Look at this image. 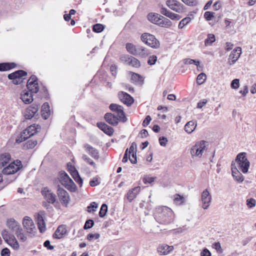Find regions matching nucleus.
Returning a JSON list of instances; mask_svg holds the SVG:
<instances>
[{
  "label": "nucleus",
  "mask_w": 256,
  "mask_h": 256,
  "mask_svg": "<svg viewBox=\"0 0 256 256\" xmlns=\"http://www.w3.org/2000/svg\"><path fill=\"white\" fill-rule=\"evenodd\" d=\"M184 62L185 64H194L195 65L198 66L200 62L198 60L190 59V58H186L184 60Z\"/></svg>",
  "instance_id": "nucleus-52"
},
{
  "label": "nucleus",
  "mask_w": 256,
  "mask_h": 256,
  "mask_svg": "<svg viewBox=\"0 0 256 256\" xmlns=\"http://www.w3.org/2000/svg\"><path fill=\"white\" fill-rule=\"evenodd\" d=\"M128 65L135 68H138L140 66V62L137 58L131 56Z\"/></svg>",
  "instance_id": "nucleus-43"
},
{
  "label": "nucleus",
  "mask_w": 256,
  "mask_h": 256,
  "mask_svg": "<svg viewBox=\"0 0 256 256\" xmlns=\"http://www.w3.org/2000/svg\"><path fill=\"white\" fill-rule=\"evenodd\" d=\"M214 16V12H206L204 14V17L206 20H210Z\"/></svg>",
  "instance_id": "nucleus-58"
},
{
  "label": "nucleus",
  "mask_w": 256,
  "mask_h": 256,
  "mask_svg": "<svg viewBox=\"0 0 256 256\" xmlns=\"http://www.w3.org/2000/svg\"><path fill=\"white\" fill-rule=\"evenodd\" d=\"M212 198L208 189L204 190L201 194L202 207L204 210H206L210 206Z\"/></svg>",
  "instance_id": "nucleus-15"
},
{
  "label": "nucleus",
  "mask_w": 256,
  "mask_h": 256,
  "mask_svg": "<svg viewBox=\"0 0 256 256\" xmlns=\"http://www.w3.org/2000/svg\"><path fill=\"white\" fill-rule=\"evenodd\" d=\"M22 167V162L19 160L10 162L8 165L5 166L2 172L4 174H12L16 173Z\"/></svg>",
  "instance_id": "nucleus-8"
},
{
  "label": "nucleus",
  "mask_w": 256,
  "mask_h": 256,
  "mask_svg": "<svg viewBox=\"0 0 256 256\" xmlns=\"http://www.w3.org/2000/svg\"><path fill=\"white\" fill-rule=\"evenodd\" d=\"M94 224V222L92 220H88L86 221L84 226V229H88L91 228Z\"/></svg>",
  "instance_id": "nucleus-62"
},
{
  "label": "nucleus",
  "mask_w": 256,
  "mask_h": 256,
  "mask_svg": "<svg viewBox=\"0 0 256 256\" xmlns=\"http://www.w3.org/2000/svg\"><path fill=\"white\" fill-rule=\"evenodd\" d=\"M6 226L13 232H16L21 228L19 224L13 218L7 220Z\"/></svg>",
  "instance_id": "nucleus-28"
},
{
  "label": "nucleus",
  "mask_w": 256,
  "mask_h": 256,
  "mask_svg": "<svg viewBox=\"0 0 256 256\" xmlns=\"http://www.w3.org/2000/svg\"><path fill=\"white\" fill-rule=\"evenodd\" d=\"M131 80L132 82L135 83H140L142 82V78L140 75L134 72H131Z\"/></svg>",
  "instance_id": "nucleus-44"
},
{
  "label": "nucleus",
  "mask_w": 256,
  "mask_h": 256,
  "mask_svg": "<svg viewBox=\"0 0 256 256\" xmlns=\"http://www.w3.org/2000/svg\"><path fill=\"white\" fill-rule=\"evenodd\" d=\"M109 108L111 110L116 113L120 120L122 122H126L127 118L124 112V108L122 106L116 104H110Z\"/></svg>",
  "instance_id": "nucleus-13"
},
{
  "label": "nucleus",
  "mask_w": 256,
  "mask_h": 256,
  "mask_svg": "<svg viewBox=\"0 0 256 256\" xmlns=\"http://www.w3.org/2000/svg\"><path fill=\"white\" fill-rule=\"evenodd\" d=\"M57 194L62 205L64 207H67L70 202V196L68 193L64 189L58 188Z\"/></svg>",
  "instance_id": "nucleus-12"
},
{
  "label": "nucleus",
  "mask_w": 256,
  "mask_h": 256,
  "mask_svg": "<svg viewBox=\"0 0 256 256\" xmlns=\"http://www.w3.org/2000/svg\"><path fill=\"white\" fill-rule=\"evenodd\" d=\"M120 100L127 106H130L134 102L133 98L128 94L120 92L118 93Z\"/></svg>",
  "instance_id": "nucleus-18"
},
{
  "label": "nucleus",
  "mask_w": 256,
  "mask_h": 256,
  "mask_svg": "<svg viewBox=\"0 0 256 256\" xmlns=\"http://www.w3.org/2000/svg\"><path fill=\"white\" fill-rule=\"evenodd\" d=\"M72 170L73 171L70 174L72 176L75 181L80 184V186H81L82 184V180L80 177L78 172L76 168H72Z\"/></svg>",
  "instance_id": "nucleus-37"
},
{
  "label": "nucleus",
  "mask_w": 256,
  "mask_h": 256,
  "mask_svg": "<svg viewBox=\"0 0 256 256\" xmlns=\"http://www.w3.org/2000/svg\"><path fill=\"white\" fill-rule=\"evenodd\" d=\"M166 4L170 8L178 13L182 14L185 11L184 6L178 0H168Z\"/></svg>",
  "instance_id": "nucleus-10"
},
{
  "label": "nucleus",
  "mask_w": 256,
  "mask_h": 256,
  "mask_svg": "<svg viewBox=\"0 0 256 256\" xmlns=\"http://www.w3.org/2000/svg\"><path fill=\"white\" fill-rule=\"evenodd\" d=\"M24 228L29 234H34L36 232V228L32 220L28 216H25L22 221Z\"/></svg>",
  "instance_id": "nucleus-16"
},
{
  "label": "nucleus",
  "mask_w": 256,
  "mask_h": 256,
  "mask_svg": "<svg viewBox=\"0 0 256 256\" xmlns=\"http://www.w3.org/2000/svg\"><path fill=\"white\" fill-rule=\"evenodd\" d=\"M59 179L60 184L68 190L72 192L76 190V185L66 172H60Z\"/></svg>",
  "instance_id": "nucleus-4"
},
{
  "label": "nucleus",
  "mask_w": 256,
  "mask_h": 256,
  "mask_svg": "<svg viewBox=\"0 0 256 256\" xmlns=\"http://www.w3.org/2000/svg\"><path fill=\"white\" fill-rule=\"evenodd\" d=\"M136 144L135 142H132V144L131 146H130V148L128 149V153L130 154H131L132 153H136Z\"/></svg>",
  "instance_id": "nucleus-59"
},
{
  "label": "nucleus",
  "mask_w": 256,
  "mask_h": 256,
  "mask_svg": "<svg viewBox=\"0 0 256 256\" xmlns=\"http://www.w3.org/2000/svg\"><path fill=\"white\" fill-rule=\"evenodd\" d=\"M191 20V18L190 17H186L183 18L180 22L178 25V27L180 29L182 28L188 24Z\"/></svg>",
  "instance_id": "nucleus-46"
},
{
  "label": "nucleus",
  "mask_w": 256,
  "mask_h": 256,
  "mask_svg": "<svg viewBox=\"0 0 256 256\" xmlns=\"http://www.w3.org/2000/svg\"><path fill=\"white\" fill-rule=\"evenodd\" d=\"M27 88L31 93L36 94L40 90L38 79L35 76H32L28 79L26 85Z\"/></svg>",
  "instance_id": "nucleus-11"
},
{
  "label": "nucleus",
  "mask_w": 256,
  "mask_h": 256,
  "mask_svg": "<svg viewBox=\"0 0 256 256\" xmlns=\"http://www.w3.org/2000/svg\"><path fill=\"white\" fill-rule=\"evenodd\" d=\"M160 12L162 14L166 16L172 20H179L181 18V16L180 15L171 12L166 8L164 7L161 8Z\"/></svg>",
  "instance_id": "nucleus-21"
},
{
  "label": "nucleus",
  "mask_w": 256,
  "mask_h": 256,
  "mask_svg": "<svg viewBox=\"0 0 256 256\" xmlns=\"http://www.w3.org/2000/svg\"><path fill=\"white\" fill-rule=\"evenodd\" d=\"M154 218L160 224H168L174 222V214L170 208L160 206L156 208Z\"/></svg>",
  "instance_id": "nucleus-1"
},
{
  "label": "nucleus",
  "mask_w": 256,
  "mask_h": 256,
  "mask_svg": "<svg viewBox=\"0 0 256 256\" xmlns=\"http://www.w3.org/2000/svg\"><path fill=\"white\" fill-rule=\"evenodd\" d=\"M231 169L232 171V176L235 180L238 182H242L244 180V177L237 169L235 166V164H232Z\"/></svg>",
  "instance_id": "nucleus-19"
},
{
  "label": "nucleus",
  "mask_w": 256,
  "mask_h": 256,
  "mask_svg": "<svg viewBox=\"0 0 256 256\" xmlns=\"http://www.w3.org/2000/svg\"><path fill=\"white\" fill-rule=\"evenodd\" d=\"M246 202L248 208H252L256 206V200L253 198L247 199Z\"/></svg>",
  "instance_id": "nucleus-49"
},
{
  "label": "nucleus",
  "mask_w": 256,
  "mask_h": 256,
  "mask_svg": "<svg viewBox=\"0 0 256 256\" xmlns=\"http://www.w3.org/2000/svg\"><path fill=\"white\" fill-rule=\"evenodd\" d=\"M100 236L98 234H90L88 236V240L91 241L94 239H98L100 238Z\"/></svg>",
  "instance_id": "nucleus-63"
},
{
  "label": "nucleus",
  "mask_w": 256,
  "mask_h": 256,
  "mask_svg": "<svg viewBox=\"0 0 256 256\" xmlns=\"http://www.w3.org/2000/svg\"><path fill=\"white\" fill-rule=\"evenodd\" d=\"M19 240L22 242H24L26 240L27 238L24 233L23 232V230L22 228H20L16 232H15Z\"/></svg>",
  "instance_id": "nucleus-40"
},
{
  "label": "nucleus",
  "mask_w": 256,
  "mask_h": 256,
  "mask_svg": "<svg viewBox=\"0 0 256 256\" xmlns=\"http://www.w3.org/2000/svg\"><path fill=\"white\" fill-rule=\"evenodd\" d=\"M92 30L94 32H100L103 30L104 26L101 24H96L93 26Z\"/></svg>",
  "instance_id": "nucleus-56"
},
{
  "label": "nucleus",
  "mask_w": 256,
  "mask_h": 256,
  "mask_svg": "<svg viewBox=\"0 0 256 256\" xmlns=\"http://www.w3.org/2000/svg\"><path fill=\"white\" fill-rule=\"evenodd\" d=\"M100 184V178L98 176L93 178L90 182V185L92 187L98 186Z\"/></svg>",
  "instance_id": "nucleus-53"
},
{
  "label": "nucleus",
  "mask_w": 256,
  "mask_h": 256,
  "mask_svg": "<svg viewBox=\"0 0 256 256\" xmlns=\"http://www.w3.org/2000/svg\"><path fill=\"white\" fill-rule=\"evenodd\" d=\"M11 161V156L9 153L5 152L0 154V169L6 166Z\"/></svg>",
  "instance_id": "nucleus-24"
},
{
  "label": "nucleus",
  "mask_w": 256,
  "mask_h": 256,
  "mask_svg": "<svg viewBox=\"0 0 256 256\" xmlns=\"http://www.w3.org/2000/svg\"><path fill=\"white\" fill-rule=\"evenodd\" d=\"M36 218L40 232H44L46 230V227L42 214L41 213L38 214Z\"/></svg>",
  "instance_id": "nucleus-32"
},
{
  "label": "nucleus",
  "mask_w": 256,
  "mask_h": 256,
  "mask_svg": "<svg viewBox=\"0 0 256 256\" xmlns=\"http://www.w3.org/2000/svg\"><path fill=\"white\" fill-rule=\"evenodd\" d=\"M15 64L14 63H2L0 64V71L4 72L10 70L14 68Z\"/></svg>",
  "instance_id": "nucleus-39"
},
{
  "label": "nucleus",
  "mask_w": 256,
  "mask_h": 256,
  "mask_svg": "<svg viewBox=\"0 0 256 256\" xmlns=\"http://www.w3.org/2000/svg\"><path fill=\"white\" fill-rule=\"evenodd\" d=\"M97 126L100 129L108 136H110L114 133V129L104 122H98Z\"/></svg>",
  "instance_id": "nucleus-30"
},
{
  "label": "nucleus",
  "mask_w": 256,
  "mask_h": 256,
  "mask_svg": "<svg viewBox=\"0 0 256 256\" xmlns=\"http://www.w3.org/2000/svg\"><path fill=\"white\" fill-rule=\"evenodd\" d=\"M39 108L38 105H32L30 106L26 110L25 113V118L26 119L32 118L37 112Z\"/></svg>",
  "instance_id": "nucleus-22"
},
{
  "label": "nucleus",
  "mask_w": 256,
  "mask_h": 256,
  "mask_svg": "<svg viewBox=\"0 0 256 256\" xmlns=\"http://www.w3.org/2000/svg\"><path fill=\"white\" fill-rule=\"evenodd\" d=\"M208 146V142L206 140L196 142L190 149V154L192 158H201L204 152L206 150Z\"/></svg>",
  "instance_id": "nucleus-2"
},
{
  "label": "nucleus",
  "mask_w": 256,
  "mask_h": 256,
  "mask_svg": "<svg viewBox=\"0 0 256 256\" xmlns=\"http://www.w3.org/2000/svg\"><path fill=\"white\" fill-rule=\"evenodd\" d=\"M216 40L215 36L214 34H210L208 35V38L205 40L204 44L206 46L211 45Z\"/></svg>",
  "instance_id": "nucleus-45"
},
{
  "label": "nucleus",
  "mask_w": 256,
  "mask_h": 256,
  "mask_svg": "<svg viewBox=\"0 0 256 256\" xmlns=\"http://www.w3.org/2000/svg\"><path fill=\"white\" fill-rule=\"evenodd\" d=\"M86 152L93 158L95 159L99 158V152L97 150L93 148L88 144H86L84 146Z\"/></svg>",
  "instance_id": "nucleus-25"
},
{
  "label": "nucleus",
  "mask_w": 256,
  "mask_h": 256,
  "mask_svg": "<svg viewBox=\"0 0 256 256\" xmlns=\"http://www.w3.org/2000/svg\"><path fill=\"white\" fill-rule=\"evenodd\" d=\"M236 161L240 170L244 174L248 172L250 167V162L246 157V153L239 154L236 156Z\"/></svg>",
  "instance_id": "nucleus-6"
},
{
  "label": "nucleus",
  "mask_w": 256,
  "mask_h": 256,
  "mask_svg": "<svg viewBox=\"0 0 256 256\" xmlns=\"http://www.w3.org/2000/svg\"><path fill=\"white\" fill-rule=\"evenodd\" d=\"M242 54V48L240 47L235 48L230 54L228 58V64L230 65L234 64Z\"/></svg>",
  "instance_id": "nucleus-17"
},
{
  "label": "nucleus",
  "mask_w": 256,
  "mask_h": 256,
  "mask_svg": "<svg viewBox=\"0 0 256 256\" xmlns=\"http://www.w3.org/2000/svg\"><path fill=\"white\" fill-rule=\"evenodd\" d=\"M185 198L184 196H180L178 194H176L174 196V202L178 206L183 204L185 203Z\"/></svg>",
  "instance_id": "nucleus-38"
},
{
  "label": "nucleus",
  "mask_w": 256,
  "mask_h": 256,
  "mask_svg": "<svg viewBox=\"0 0 256 256\" xmlns=\"http://www.w3.org/2000/svg\"><path fill=\"white\" fill-rule=\"evenodd\" d=\"M1 235L4 240L14 250H18L20 248L19 244L15 236L10 234L8 230H4L1 232Z\"/></svg>",
  "instance_id": "nucleus-7"
},
{
  "label": "nucleus",
  "mask_w": 256,
  "mask_h": 256,
  "mask_svg": "<svg viewBox=\"0 0 256 256\" xmlns=\"http://www.w3.org/2000/svg\"><path fill=\"white\" fill-rule=\"evenodd\" d=\"M107 210V205L106 204H102L100 208V211L99 212L100 216L101 218H103L104 216H105L106 214Z\"/></svg>",
  "instance_id": "nucleus-51"
},
{
  "label": "nucleus",
  "mask_w": 256,
  "mask_h": 256,
  "mask_svg": "<svg viewBox=\"0 0 256 256\" xmlns=\"http://www.w3.org/2000/svg\"><path fill=\"white\" fill-rule=\"evenodd\" d=\"M173 246H170L166 244L160 245L157 248V251L160 255H167L174 250Z\"/></svg>",
  "instance_id": "nucleus-20"
},
{
  "label": "nucleus",
  "mask_w": 256,
  "mask_h": 256,
  "mask_svg": "<svg viewBox=\"0 0 256 256\" xmlns=\"http://www.w3.org/2000/svg\"><path fill=\"white\" fill-rule=\"evenodd\" d=\"M158 26L162 27L169 28L172 26V22L169 19L162 16L160 20L158 23Z\"/></svg>",
  "instance_id": "nucleus-36"
},
{
  "label": "nucleus",
  "mask_w": 256,
  "mask_h": 256,
  "mask_svg": "<svg viewBox=\"0 0 256 256\" xmlns=\"http://www.w3.org/2000/svg\"><path fill=\"white\" fill-rule=\"evenodd\" d=\"M67 230L64 225L60 226L55 231L53 237L54 238L60 239L66 234Z\"/></svg>",
  "instance_id": "nucleus-23"
},
{
  "label": "nucleus",
  "mask_w": 256,
  "mask_h": 256,
  "mask_svg": "<svg viewBox=\"0 0 256 256\" xmlns=\"http://www.w3.org/2000/svg\"><path fill=\"white\" fill-rule=\"evenodd\" d=\"M42 194L49 204H54L56 201V195L48 187H44L42 188L41 191Z\"/></svg>",
  "instance_id": "nucleus-14"
},
{
  "label": "nucleus",
  "mask_w": 256,
  "mask_h": 256,
  "mask_svg": "<svg viewBox=\"0 0 256 256\" xmlns=\"http://www.w3.org/2000/svg\"><path fill=\"white\" fill-rule=\"evenodd\" d=\"M141 40L147 46L154 48H158L160 46V42L154 36L149 33L142 34L140 36Z\"/></svg>",
  "instance_id": "nucleus-5"
},
{
  "label": "nucleus",
  "mask_w": 256,
  "mask_h": 256,
  "mask_svg": "<svg viewBox=\"0 0 256 256\" xmlns=\"http://www.w3.org/2000/svg\"><path fill=\"white\" fill-rule=\"evenodd\" d=\"M128 158L132 164H136L137 162L136 152L131 154H129Z\"/></svg>",
  "instance_id": "nucleus-61"
},
{
  "label": "nucleus",
  "mask_w": 256,
  "mask_h": 256,
  "mask_svg": "<svg viewBox=\"0 0 256 256\" xmlns=\"http://www.w3.org/2000/svg\"><path fill=\"white\" fill-rule=\"evenodd\" d=\"M156 178V177H152V176H146L144 178L143 182L145 184H151L152 182H154Z\"/></svg>",
  "instance_id": "nucleus-57"
},
{
  "label": "nucleus",
  "mask_w": 256,
  "mask_h": 256,
  "mask_svg": "<svg viewBox=\"0 0 256 256\" xmlns=\"http://www.w3.org/2000/svg\"><path fill=\"white\" fill-rule=\"evenodd\" d=\"M82 158L84 162H86L90 166H92L94 168H96V164H95V162L87 155L83 154L82 156Z\"/></svg>",
  "instance_id": "nucleus-48"
},
{
  "label": "nucleus",
  "mask_w": 256,
  "mask_h": 256,
  "mask_svg": "<svg viewBox=\"0 0 256 256\" xmlns=\"http://www.w3.org/2000/svg\"><path fill=\"white\" fill-rule=\"evenodd\" d=\"M50 115V106L48 103H44L42 106V116L44 119L46 120Z\"/></svg>",
  "instance_id": "nucleus-33"
},
{
  "label": "nucleus",
  "mask_w": 256,
  "mask_h": 256,
  "mask_svg": "<svg viewBox=\"0 0 256 256\" xmlns=\"http://www.w3.org/2000/svg\"><path fill=\"white\" fill-rule=\"evenodd\" d=\"M32 94H30L28 91L24 90L22 92L20 98L24 104H29L34 100Z\"/></svg>",
  "instance_id": "nucleus-26"
},
{
  "label": "nucleus",
  "mask_w": 256,
  "mask_h": 256,
  "mask_svg": "<svg viewBox=\"0 0 256 256\" xmlns=\"http://www.w3.org/2000/svg\"><path fill=\"white\" fill-rule=\"evenodd\" d=\"M240 86L239 80L238 79H234V80L231 83V87L234 89H237Z\"/></svg>",
  "instance_id": "nucleus-60"
},
{
  "label": "nucleus",
  "mask_w": 256,
  "mask_h": 256,
  "mask_svg": "<svg viewBox=\"0 0 256 256\" xmlns=\"http://www.w3.org/2000/svg\"><path fill=\"white\" fill-rule=\"evenodd\" d=\"M140 190V186H136L128 190L127 193L126 197L129 202H132L134 200L136 196L139 194Z\"/></svg>",
  "instance_id": "nucleus-29"
},
{
  "label": "nucleus",
  "mask_w": 256,
  "mask_h": 256,
  "mask_svg": "<svg viewBox=\"0 0 256 256\" xmlns=\"http://www.w3.org/2000/svg\"><path fill=\"white\" fill-rule=\"evenodd\" d=\"M38 144L36 140H29L24 145V149H32L33 148Z\"/></svg>",
  "instance_id": "nucleus-41"
},
{
  "label": "nucleus",
  "mask_w": 256,
  "mask_h": 256,
  "mask_svg": "<svg viewBox=\"0 0 256 256\" xmlns=\"http://www.w3.org/2000/svg\"><path fill=\"white\" fill-rule=\"evenodd\" d=\"M98 207V204L96 202H92L90 204V206L87 207V210L88 212H94L96 211V209Z\"/></svg>",
  "instance_id": "nucleus-50"
},
{
  "label": "nucleus",
  "mask_w": 256,
  "mask_h": 256,
  "mask_svg": "<svg viewBox=\"0 0 256 256\" xmlns=\"http://www.w3.org/2000/svg\"><path fill=\"white\" fill-rule=\"evenodd\" d=\"M206 74L204 73L199 74L196 78V82L198 84H202L206 80Z\"/></svg>",
  "instance_id": "nucleus-47"
},
{
  "label": "nucleus",
  "mask_w": 256,
  "mask_h": 256,
  "mask_svg": "<svg viewBox=\"0 0 256 256\" xmlns=\"http://www.w3.org/2000/svg\"><path fill=\"white\" fill-rule=\"evenodd\" d=\"M106 122L112 126H116L118 123L119 118L111 113H106L104 116Z\"/></svg>",
  "instance_id": "nucleus-27"
},
{
  "label": "nucleus",
  "mask_w": 256,
  "mask_h": 256,
  "mask_svg": "<svg viewBox=\"0 0 256 256\" xmlns=\"http://www.w3.org/2000/svg\"><path fill=\"white\" fill-rule=\"evenodd\" d=\"M150 52L148 48L142 46L138 45L136 46V52L134 56L141 57H146L148 56Z\"/></svg>",
  "instance_id": "nucleus-31"
},
{
  "label": "nucleus",
  "mask_w": 256,
  "mask_h": 256,
  "mask_svg": "<svg viewBox=\"0 0 256 256\" xmlns=\"http://www.w3.org/2000/svg\"><path fill=\"white\" fill-rule=\"evenodd\" d=\"M196 123L194 121L188 122L184 126V130L188 134H191L196 129Z\"/></svg>",
  "instance_id": "nucleus-35"
},
{
  "label": "nucleus",
  "mask_w": 256,
  "mask_h": 256,
  "mask_svg": "<svg viewBox=\"0 0 256 256\" xmlns=\"http://www.w3.org/2000/svg\"><path fill=\"white\" fill-rule=\"evenodd\" d=\"M161 16H162L158 14L151 13L148 15V18L150 22L158 25Z\"/></svg>",
  "instance_id": "nucleus-34"
},
{
  "label": "nucleus",
  "mask_w": 256,
  "mask_h": 256,
  "mask_svg": "<svg viewBox=\"0 0 256 256\" xmlns=\"http://www.w3.org/2000/svg\"><path fill=\"white\" fill-rule=\"evenodd\" d=\"M130 57H131L130 56H129L128 54L122 55L120 57V60L122 62L124 63V64H128L130 61Z\"/></svg>",
  "instance_id": "nucleus-55"
},
{
  "label": "nucleus",
  "mask_w": 256,
  "mask_h": 256,
  "mask_svg": "<svg viewBox=\"0 0 256 256\" xmlns=\"http://www.w3.org/2000/svg\"><path fill=\"white\" fill-rule=\"evenodd\" d=\"M200 256H212L211 252L210 250L206 248H204L200 252Z\"/></svg>",
  "instance_id": "nucleus-64"
},
{
  "label": "nucleus",
  "mask_w": 256,
  "mask_h": 256,
  "mask_svg": "<svg viewBox=\"0 0 256 256\" xmlns=\"http://www.w3.org/2000/svg\"><path fill=\"white\" fill-rule=\"evenodd\" d=\"M40 129V126L38 124H34L28 127L20 134V136L16 140V142L20 143L28 138L34 135Z\"/></svg>",
  "instance_id": "nucleus-3"
},
{
  "label": "nucleus",
  "mask_w": 256,
  "mask_h": 256,
  "mask_svg": "<svg viewBox=\"0 0 256 256\" xmlns=\"http://www.w3.org/2000/svg\"><path fill=\"white\" fill-rule=\"evenodd\" d=\"M27 74L26 72L19 70L8 75V78L12 80L15 84H18L22 82L24 76Z\"/></svg>",
  "instance_id": "nucleus-9"
},
{
  "label": "nucleus",
  "mask_w": 256,
  "mask_h": 256,
  "mask_svg": "<svg viewBox=\"0 0 256 256\" xmlns=\"http://www.w3.org/2000/svg\"><path fill=\"white\" fill-rule=\"evenodd\" d=\"M184 3L188 6H196L198 4V0H181Z\"/></svg>",
  "instance_id": "nucleus-54"
},
{
  "label": "nucleus",
  "mask_w": 256,
  "mask_h": 256,
  "mask_svg": "<svg viewBox=\"0 0 256 256\" xmlns=\"http://www.w3.org/2000/svg\"><path fill=\"white\" fill-rule=\"evenodd\" d=\"M136 46L132 43H127L126 48L127 51L130 54L134 56L136 52Z\"/></svg>",
  "instance_id": "nucleus-42"
}]
</instances>
